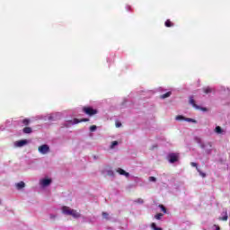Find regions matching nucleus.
I'll list each match as a JSON object with an SVG mask.
<instances>
[{
	"label": "nucleus",
	"mask_w": 230,
	"mask_h": 230,
	"mask_svg": "<svg viewBox=\"0 0 230 230\" xmlns=\"http://www.w3.org/2000/svg\"><path fill=\"white\" fill-rule=\"evenodd\" d=\"M53 184V178L49 176H45L39 181V186L41 190H46V188H49L50 185Z\"/></svg>",
	"instance_id": "obj_1"
},
{
	"label": "nucleus",
	"mask_w": 230,
	"mask_h": 230,
	"mask_svg": "<svg viewBox=\"0 0 230 230\" xmlns=\"http://www.w3.org/2000/svg\"><path fill=\"white\" fill-rule=\"evenodd\" d=\"M63 215H67L69 217H73V218H80L81 215L78 211L75 209H71L69 207H63L61 208Z\"/></svg>",
	"instance_id": "obj_2"
},
{
	"label": "nucleus",
	"mask_w": 230,
	"mask_h": 230,
	"mask_svg": "<svg viewBox=\"0 0 230 230\" xmlns=\"http://www.w3.org/2000/svg\"><path fill=\"white\" fill-rule=\"evenodd\" d=\"M38 152L41 154V155H47V154H49L50 149L47 144H43L38 147Z\"/></svg>",
	"instance_id": "obj_3"
},
{
	"label": "nucleus",
	"mask_w": 230,
	"mask_h": 230,
	"mask_svg": "<svg viewBox=\"0 0 230 230\" xmlns=\"http://www.w3.org/2000/svg\"><path fill=\"white\" fill-rule=\"evenodd\" d=\"M83 121H89V119H74L73 120H67L65 123V127L69 128L72 125H77V123H82Z\"/></svg>",
	"instance_id": "obj_4"
},
{
	"label": "nucleus",
	"mask_w": 230,
	"mask_h": 230,
	"mask_svg": "<svg viewBox=\"0 0 230 230\" xmlns=\"http://www.w3.org/2000/svg\"><path fill=\"white\" fill-rule=\"evenodd\" d=\"M176 121H187L188 123H197L195 119L186 118L182 115H178L175 117Z\"/></svg>",
	"instance_id": "obj_5"
},
{
	"label": "nucleus",
	"mask_w": 230,
	"mask_h": 230,
	"mask_svg": "<svg viewBox=\"0 0 230 230\" xmlns=\"http://www.w3.org/2000/svg\"><path fill=\"white\" fill-rule=\"evenodd\" d=\"M189 102H190V105H192V107H194V109H196V111H202L203 112H206L208 111L207 108H203V107L197 105V103H195V100L193 99V97H190Z\"/></svg>",
	"instance_id": "obj_6"
},
{
	"label": "nucleus",
	"mask_w": 230,
	"mask_h": 230,
	"mask_svg": "<svg viewBox=\"0 0 230 230\" xmlns=\"http://www.w3.org/2000/svg\"><path fill=\"white\" fill-rule=\"evenodd\" d=\"M84 112L86 113L88 116H94V114H98V111L94 110L91 107H84L83 109Z\"/></svg>",
	"instance_id": "obj_7"
},
{
	"label": "nucleus",
	"mask_w": 230,
	"mask_h": 230,
	"mask_svg": "<svg viewBox=\"0 0 230 230\" xmlns=\"http://www.w3.org/2000/svg\"><path fill=\"white\" fill-rule=\"evenodd\" d=\"M60 113L57 112V113H52L47 116V119H49V121H57V119H60Z\"/></svg>",
	"instance_id": "obj_8"
},
{
	"label": "nucleus",
	"mask_w": 230,
	"mask_h": 230,
	"mask_svg": "<svg viewBox=\"0 0 230 230\" xmlns=\"http://www.w3.org/2000/svg\"><path fill=\"white\" fill-rule=\"evenodd\" d=\"M169 163H177L179 161V155L175 153H172L168 155Z\"/></svg>",
	"instance_id": "obj_9"
},
{
	"label": "nucleus",
	"mask_w": 230,
	"mask_h": 230,
	"mask_svg": "<svg viewBox=\"0 0 230 230\" xmlns=\"http://www.w3.org/2000/svg\"><path fill=\"white\" fill-rule=\"evenodd\" d=\"M14 188L17 190V191H22L24 188H26V183L24 181L16 182L14 184Z\"/></svg>",
	"instance_id": "obj_10"
},
{
	"label": "nucleus",
	"mask_w": 230,
	"mask_h": 230,
	"mask_svg": "<svg viewBox=\"0 0 230 230\" xmlns=\"http://www.w3.org/2000/svg\"><path fill=\"white\" fill-rule=\"evenodd\" d=\"M116 172L117 173H119V175H123L124 177H126V179H128V177H130V173L121 168L116 169Z\"/></svg>",
	"instance_id": "obj_11"
},
{
	"label": "nucleus",
	"mask_w": 230,
	"mask_h": 230,
	"mask_svg": "<svg viewBox=\"0 0 230 230\" xmlns=\"http://www.w3.org/2000/svg\"><path fill=\"white\" fill-rule=\"evenodd\" d=\"M27 143H28V140H26V139L16 141V142H14V146H15V148H22V146H25V145Z\"/></svg>",
	"instance_id": "obj_12"
},
{
	"label": "nucleus",
	"mask_w": 230,
	"mask_h": 230,
	"mask_svg": "<svg viewBox=\"0 0 230 230\" xmlns=\"http://www.w3.org/2000/svg\"><path fill=\"white\" fill-rule=\"evenodd\" d=\"M228 218H229V216H227V210H224L221 213V217H219V220H222L223 222H227Z\"/></svg>",
	"instance_id": "obj_13"
},
{
	"label": "nucleus",
	"mask_w": 230,
	"mask_h": 230,
	"mask_svg": "<svg viewBox=\"0 0 230 230\" xmlns=\"http://www.w3.org/2000/svg\"><path fill=\"white\" fill-rule=\"evenodd\" d=\"M214 132L217 134V136H222L224 134V129L220 126H217L214 129Z\"/></svg>",
	"instance_id": "obj_14"
},
{
	"label": "nucleus",
	"mask_w": 230,
	"mask_h": 230,
	"mask_svg": "<svg viewBox=\"0 0 230 230\" xmlns=\"http://www.w3.org/2000/svg\"><path fill=\"white\" fill-rule=\"evenodd\" d=\"M118 145H119V143L118 141H112L110 146L111 150H114V148H116V146H118Z\"/></svg>",
	"instance_id": "obj_15"
},
{
	"label": "nucleus",
	"mask_w": 230,
	"mask_h": 230,
	"mask_svg": "<svg viewBox=\"0 0 230 230\" xmlns=\"http://www.w3.org/2000/svg\"><path fill=\"white\" fill-rule=\"evenodd\" d=\"M151 229L152 230H163V228L157 226V225L155 223L151 224Z\"/></svg>",
	"instance_id": "obj_16"
},
{
	"label": "nucleus",
	"mask_w": 230,
	"mask_h": 230,
	"mask_svg": "<svg viewBox=\"0 0 230 230\" xmlns=\"http://www.w3.org/2000/svg\"><path fill=\"white\" fill-rule=\"evenodd\" d=\"M170 96H172V92H168V93H166L165 94H163V95H161V99L162 100H164L165 98H170Z\"/></svg>",
	"instance_id": "obj_17"
},
{
	"label": "nucleus",
	"mask_w": 230,
	"mask_h": 230,
	"mask_svg": "<svg viewBox=\"0 0 230 230\" xmlns=\"http://www.w3.org/2000/svg\"><path fill=\"white\" fill-rule=\"evenodd\" d=\"M23 132L24 134H31V128H24Z\"/></svg>",
	"instance_id": "obj_18"
},
{
	"label": "nucleus",
	"mask_w": 230,
	"mask_h": 230,
	"mask_svg": "<svg viewBox=\"0 0 230 230\" xmlns=\"http://www.w3.org/2000/svg\"><path fill=\"white\" fill-rule=\"evenodd\" d=\"M203 91H204L205 94H209V93H211V88L206 87V88L203 89Z\"/></svg>",
	"instance_id": "obj_19"
},
{
	"label": "nucleus",
	"mask_w": 230,
	"mask_h": 230,
	"mask_svg": "<svg viewBox=\"0 0 230 230\" xmlns=\"http://www.w3.org/2000/svg\"><path fill=\"white\" fill-rule=\"evenodd\" d=\"M98 128L96 127V125H93V126H91L90 127V131L91 132H96V129H97Z\"/></svg>",
	"instance_id": "obj_20"
},
{
	"label": "nucleus",
	"mask_w": 230,
	"mask_h": 230,
	"mask_svg": "<svg viewBox=\"0 0 230 230\" xmlns=\"http://www.w3.org/2000/svg\"><path fill=\"white\" fill-rule=\"evenodd\" d=\"M197 172H199V175L201 176V177H206V172H203L202 171H200V169H199L198 167H197Z\"/></svg>",
	"instance_id": "obj_21"
},
{
	"label": "nucleus",
	"mask_w": 230,
	"mask_h": 230,
	"mask_svg": "<svg viewBox=\"0 0 230 230\" xmlns=\"http://www.w3.org/2000/svg\"><path fill=\"white\" fill-rule=\"evenodd\" d=\"M155 218L156 220H161V218H163V214H161V213L156 214V215L155 216Z\"/></svg>",
	"instance_id": "obj_22"
},
{
	"label": "nucleus",
	"mask_w": 230,
	"mask_h": 230,
	"mask_svg": "<svg viewBox=\"0 0 230 230\" xmlns=\"http://www.w3.org/2000/svg\"><path fill=\"white\" fill-rule=\"evenodd\" d=\"M156 181H157V179L155 177H154V176L149 177V181L150 182H155Z\"/></svg>",
	"instance_id": "obj_23"
},
{
	"label": "nucleus",
	"mask_w": 230,
	"mask_h": 230,
	"mask_svg": "<svg viewBox=\"0 0 230 230\" xmlns=\"http://www.w3.org/2000/svg\"><path fill=\"white\" fill-rule=\"evenodd\" d=\"M165 26H166L167 28H170V27L172 26V22H170V20H167V21L165 22Z\"/></svg>",
	"instance_id": "obj_24"
},
{
	"label": "nucleus",
	"mask_w": 230,
	"mask_h": 230,
	"mask_svg": "<svg viewBox=\"0 0 230 230\" xmlns=\"http://www.w3.org/2000/svg\"><path fill=\"white\" fill-rule=\"evenodd\" d=\"M22 123H23V125H30V119H24L22 120Z\"/></svg>",
	"instance_id": "obj_25"
},
{
	"label": "nucleus",
	"mask_w": 230,
	"mask_h": 230,
	"mask_svg": "<svg viewBox=\"0 0 230 230\" xmlns=\"http://www.w3.org/2000/svg\"><path fill=\"white\" fill-rule=\"evenodd\" d=\"M159 208H161V210H162L164 213H166V208H164V206L159 205Z\"/></svg>",
	"instance_id": "obj_26"
},
{
	"label": "nucleus",
	"mask_w": 230,
	"mask_h": 230,
	"mask_svg": "<svg viewBox=\"0 0 230 230\" xmlns=\"http://www.w3.org/2000/svg\"><path fill=\"white\" fill-rule=\"evenodd\" d=\"M212 230H220V226H218L217 225H214L212 226Z\"/></svg>",
	"instance_id": "obj_27"
},
{
	"label": "nucleus",
	"mask_w": 230,
	"mask_h": 230,
	"mask_svg": "<svg viewBox=\"0 0 230 230\" xmlns=\"http://www.w3.org/2000/svg\"><path fill=\"white\" fill-rule=\"evenodd\" d=\"M102 217H103V218H106V219L108 220V218H109V214L106 213V212H103V213H102Z\"/></svg>",
	"instance_id": "obj_28"
},
{
	"label": "nucleus",
	"mask_w": 230,
	"mask_h": 230,
	"mask_svg": "<svg viewBox=\"0 0 230 230\" xmlns=\"http://www.w3.org/2000/svg\"><path fill=\"white\" fill-rule=\"evenodd\" d=\"M49 218H50L51 220H54V218H57V215H55V214H49Z\"/></svg>",
	"instance_id": "obj_29"
},
{
	"label": "nucleus",
	"mask_w": 230,
	"mask_h": 230,
	"mask_svg": "<svg viewBox=\"0 0 230 230\" xmlns=\"http://www.w3.org/2000/svg\"><path fill=\"white\" fill-rule=\"evenodd\" d=\"M208 146H209V148H211V144L203 145L202 148H204V150H206V148H208Z\"/></svg>",
	"instance_id": "obj_30"
},
{
	"label": "nucleus",
	"mask_w": 230,
	"mask_h": 230,
	"mask_svg": "<svg viewBox=\"0 0 230 230\" xmlns=\"http://www.w3.org/2000/svg\"><path fill=\"white\" fill-rule=\"evenodd\" d=\"M190 166H193L194 168H199L198 166H197V163H195V162H191L190 163Z\"/></svg>",
	"instance_id": "obj_31"
},
{
	"label": "nucleus",
	"mask_w": 230,
	"mask_h": 230,
	"mask_svg": "<svg viewBox=\"0 0 230 230\" xmlns=\"http://www.w3.org/2000/svg\"><path fill=\"white\" fill-rule=\"evenodd\" d=\"M108 175H110L111 177H112V175H114V172L112 170H109L108 171Z\"/></svg>",
	"instance_id": "obj_32"
},
{
	"label": "nucleus",
	"mask_w": 230,
	"mask_h": 230,
	"mask_svg": "<svg viewBox=\"0 0 230 230\" xmlns=\"http://www.w3.org/2000/svg\"><path fill=\"white\" fill-rule=\"evenodd\" d=\"M116 127H117V128H119V127H121V123L117 122V123H116Z\"/></svg>",
	"instance_id": "obj_33"
},
{
	"label": "nucleus",
	"mask_w": 230,
	"mask_h": 230,
	"mask_svg": "<svg viewBox=\"0 0 230 230\" xmlns=\"http://www.w3.org/2000/svg\"><path fill=\"white\" fill-rule=\"evenodd\" d=\"M207 154H211V149H206Z\"/></svg>",
	"instance_id": "obj_34"
}]
</instances>
